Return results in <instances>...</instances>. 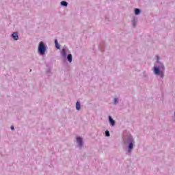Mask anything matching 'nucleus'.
<instances>
[{"instance_id": "9b49d317", "label": "nucleus", "mask_w": 175, "mask_h": 175, "mask_svg": "<svg viewBox=\"0 0 175 175\" xmlns=\"http://www.w3.org/2000/svg\"><path fill=\"white\" fill-rule=\"evenodd\" d=\"M140 14V10L139 8H136L135 10V14L137 15Z\"/></svg>"}, {"instance_id": "0eeeda50", "label": "nucleus", "mask_w": 175, "mask_h": 175, "mask_svg": "<svg viewBox=\"0 0 175 175\" xmlns=\"http://www.w3.org/2000/svg\"><path fill=\"white\" fill-rule=\"evenodd\" d=\"M67 59H68V62H72V54H68V55Z\"/></svg>"}, {"instance_id": "39448f33", "label": "nucleus", "mask_w": 175, "mask_h": 175, "mask_svg": "<svg viewBox=\"0 0 175 175\" xmlns=\"http://www.w3.org/2000/svg\"><path fill=\"white\" fill-rule=\"evenodd\" d=\"M133 140L131 141L129 146V152H131V150L133 148Z\"/></svg>"}, {"instance_id": "7ed1b4c3", "label": "nucleus", "mask_w": 175, "mask_h": 175, "mask_svg": "<svg viewBox=\"0 0 175 175\" xmlns=\"http://www.w3.org/2000/svg\"><path fill=\"white\" fill-rule=\"evenodd\" d=\"M109 121L112 126H114L116 125V122L114 121V120H113L111 116H109Z\"/></svg>"}, {"instance_id": "6e6552de", "label": "nucleus", "mask_w": 175, "mask_h": 175, "mask_svg": "<svg viewBox=\"0 0 175 175\" xmlns=\"http://www.w3.org/2000/svg\"><path fill=\"white\" fill-rule=\"evenodd\" d=\"M154 73H155V75H159L160 74V70L158 68V67H154Z\"/></svg>"}, {"instance_id": "f8f14e48", "label": "nucleus", "mask_w": 175, "mask_h": 175, "mask_svg": "<svg viewBox=\"0 0 175 175\" xmlns=\"http://www.w3.org/2000/svg\"><path fill=\"white\" fill-rule=\"evenodd\" d=\"M61 5H62V6H68V2H66V1H62L61 2Z\"/></svg>"}, {"instance_id": "20e7f679", "label": "nucleus", "mask_w": 175, "mask_h": 175, "mask_svg": "<svg viewBox=\"0 0 175 175\" xmlns=\"http://www.w3.org/2000/svg\"><path fill=\"white\" fill-rule=\"evenodd\" d=\"M77 142L79 147H81V146H83V139H81V137H77Z\"/></svg>"}, {"instance_id": "1a4fd4ad", "label": "nucleus", "mask_w": 175, "mask_h": 175, "mask_svg": "<svg viewBox=\"0 0 175 175\" xmlns=\"http://www.w3.org/2000/svg\"><path fill=\"white\" fill-rule=\"evenodd\" d=\"M62 55L64 57H66V51L65 49H62Z\"/></svg>"}, {"instance_id": "f3484780", "label": "nucleus", "mask_w": 175, "mask_h": 175, "mask_svg": "<svg viewBox=\"0 0 175 175\" xmlns=\"http://www.w3.org/2000/svg\"><path fill=\"white\" fill-rule=\"evenodd\" d=\"M157 59H159V57H157Z\"/></svg>"}, {"instance_id": "f03ea898", "label": "nucleus", "mask_w": 175, "mask_h": 175, "mask_svg": "<svg viewBox=\"0 0 175 175\" xmlns=\"http://www.w3.org/2000/svg\"><path fill=\"white\" fill-rule=\"evenodd\" d=\"M12 37L13 38L14 40H18V33L17 32H14L12 34Z\"/></svg>"}, {"instance_id": "9d476101", "label": "nucleus", "mask_w": 175, "mask_h": 175, "mask_svg": "<svg viewBox=\"0 0 175 175\" xmlns=\"http://www.w3.org/2000/svg\"><path fill=\"white\" fill-rule=\"evenodd\" d=\"M80 107H81L80 103H79V101H77V103H76L77 110H80Z\"/></svg>"}, {"instance_id": "dca6fc26", "label": "nucleus", "mask_w": 175, "mask_h": 175, "mask_svg": "<svg viewBox=\"0 0 175 175\" xmlns=\"http://www.w3.org/2000/svg\"><path fill=\"white\" fill-rule=\"evenodd\" d=\"M115 103H117V98H114Z\"/></svg>"}, {"instance_id": "ddd939ff", "label": "nucleus", "mask_w": 175, "mask_h": 175, "mask_svg": "<svg viewBox=\"0 0 175 175\" xmlns=\"http://www.w3.org/2000/svg\"><path fill=\"white\" fill-rule=\"evenodd\" d=\"M105 136H107V137L110 136V133L109 132V131H105Z\"/></svg>"}, {"instance_id": "f257e3e1", "label": "nucleus", "mask_w": 175, "mask_h": 175, "mask_svg": "<svg viewBox=\"0 0 175 175\" xmlns=\"http://www.w3.org/2000/svg\"><path fill=\"white\" fill-rule=\"evenodd\" d=\"M38 51L42 55H43V54L46 53V46H44V43H43V42H40L38 46Z\"/></svg>"}, {"instance_id": "4468645a", "label": "nucleus", "mask_w": 175, "mask_h": 175, "mask_svg": "<svg viewBox=\"0 0 175 175\" xmlns=\"http://www.w3.org/2000/svg\"><path fill=\"white\" fill-rule=\"evenodd\" d=\"M11 129H12V131H14V126H12Z\"/></svg>"}, {"instance_id": "2eb2a0df", "label": "nucleus", "mask_w": 175, "mask_h": 175, "mask_svg": "<svg viewBox=\"0 0 175 175\" xmlns=\"http://www.w3.org/2000/svg\"><path fill=\"white\" fill-rule=\"evenodd\" d=\"M161 77H163V73H160Z\"/></svg>"}, {"instance_id": "423d86ee", "label": "nucleus", "mask_w": 175, "mask_h": 175, "mask_svg": "<svg viewBox=\"0 0 175 175\" xmlns=\"http://www.w3.org/2000/svg\"><path fill=\"white\" fill-rule=\"evenodd\" d=\"M55 44L56 49H57L58 50L61 49V47L59 46V44H58V40H55Z\"/></svg>"}]
</instances>
